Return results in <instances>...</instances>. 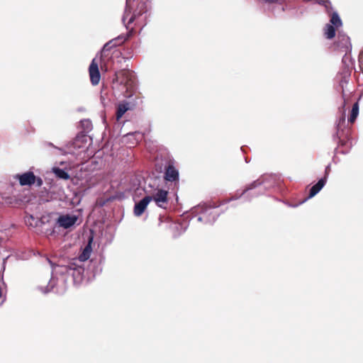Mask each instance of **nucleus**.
Instances as JSON below:
<instances>
[{
	"mask_svg": "<svg viewBox=\"0 0 363 363\" xmlns=\"http://www.w3.org/2000/svg\"><path fill=\"white\" fill-rule=\"evenodd\" d=\"M53 172L55 174V175L60 179H65V180L69 179V174L62 169H60L58 167H55V168H53Z\"/></svg>",
	"mask_w": 363,
	"mask_h": 363,
	"instance_id": "12",
	"label": "nucleus"
},
{
	"mask_svg": "<svg viewBox=\"0 0 363 363\" xmlns=\"http://www.w3.org/2000/svg\"><path fill=\"white\" fill-rule=\"evenodd\" d=\"M164 178L167 182H178L179 181V171L178 169L172 164H169L165 167Z\"/></svg>",
	"mask_w": 363,
	"mask_h": 363,
	"instance_id": "6",
	"label": "nucleus"
},
{
	"mask_svg": "<svg viewBox=\"0 0 363 363\" xmlns=\"http://www.w3.org/2000/svg\"><path fill=\"white\" fill-rule=\"evenodd\" d=\"M142 138H143V135L140 133H137L128 134L124 137V139L125 140H131L132 138H134L136 141L135 143H133V145H135V144H137L138 141L139 140L142 139Z\"/></svg>",
	"mask_w": 363,
	"mask_h": 363,
	"instance_id": "16",
	"label": "nucleus"
},
{
	"mask_svg": "<svg viewBox=\"0 0 363 363\" xmlns=\"http://www.w3.org/2000/svg\"><path fill=\"white\" fill-rule=\"evenodd\" d=\"M229 201H230V200H225V201H223L222 202V204H223V203H228Z\"/></svg>",
	"mask_w": 363,
	"mask_h": 363,
	"instance_id": "21",
	"label": "nucleus"
},
{
	"mask_svg": "<svg viewBox=\"0 0 363 363\" xmlns=\"http://www.w3.org/2000/svg\"><path fill=\"white\" fill-rule=\"evenodd\" d=\"M342 40H343L344 41H345V43H346V44L349 43V38H348L347 37H345V36H344V37H343V38H342Z\"/></svg>",
	"mask_w": 363,
	"mask_h": 363,
	"instance_id": "20",
	"label": "nucleus"
},
{
	"mask_svg": "<svg viewBox=\"0 0 363 363\" xmlns=\"http://www.w3.org/2000/svg\"><path fill=\"white\" fill-rule=\"evenodd\" d=\"M151 201V198L150 196H145L142 200H140L138 203H136L134 206V214L136 216H140L147 208V205Z\"/></svg>",
	"mask_w": 363,
	"mask_h": 363,
	"instance_id": "7",
	"label": "nucleus"
},
{
	"mask_svg": "<svg viewBox=\"0 0 363 363\" xmlns=\"http://www.w3.org/2000/svg\"><path fill=\"white\" fill-rule=\"evenodd\" d=\"M168 194L169 192L167 190L157 189L155 192L149 196L151 198V201H154L157 206L166 208L169 201Z\"/></svg>",
	"mask_w": 363,
	"mask_h": 363,
	"instance_id": "4",
	"label": "nucleus"
},
{
	"mask_svg": "<svg viewBox=\"0 0 363 363\" xmlns=\"http://www.w3.org/2000/svg\"><path fill=\"white\" fill-rule=\"evenodd\" d=\"M19 184L21 186H31L36 184V186L40 187L43 185V179L40 177H36L33 172H26L21 174H17Z\"/></svg>",
	"mask_w": 363,
	"mask_h": 363,
	"instance_id": "2",
	"label": "nucleus"
},
{
	"mask_svg": "<svg viewBox=\"0 0 363 363\" xmlns=\"http://www.w3.org/2000/svg\"><path fill=\"white\" fill-rule=\"evenodd\" d=\"M263 183H264L263 179H258L256 181H254L253 182H252L251 184H250L249 185H247L245 187V189H244V191L242 192V194H245L249 190H251L252 189H255V188L260 186Z\"/></svg>",
	"mask_w": 363,
	"mask_h": 363,
	"instance_id": "14",
	"label": "nucleus"
},
{
	"mask_svg": "<svg viewBox=\"0 0 363 363\" xmlns=\"http://www.w3.org/2000/svg\"><path fill=\"white\" fill-rule=\"evenodd\" d=\"M2 296V290H1V287L0 286V298Z\"/></svg>",
	"mask_w": 363,
	"mask_h": 363,
	"instance_id": "22",
	"label": "nucleus"
},
{
	"mask_svg": "<svg viewBox=\"0 0 363 363\" xmlns=\"http://www.w3.org/2000/svg\"><path fill=\"white\" fill-rule=\"evenodd\" d=\"M265 1H267V2H272L274 0H264Z\"/></svg>",
	"mask_w": 363,
	"mask_h": 363,
	"instance_id": "23",
	"label": "nucleus"
},
{
	"mask_svg": "<svg viewBox=\"0 0 363 363\" xmlns=\"http://www.w3.org/2000/svg\"><path fill=\"white\" fill-rule=\"evenodd\" d=\"M326 183V177L320 179L315 184H314L310 189L308 198H312L316 195Z\"/></svg>",
	"mask_w": 363,
	"mask_h": 363,
	"instance_id": "9",
	"label": "nucleus"
},
{
	"mask_svg": "<svg viewBox=\"0 0 363 363\" xmlns=\"http://www.w3.org/2000/svg\"><path fill=\"white\" fill-rule=\"evenodd\" d=\"M130 109V105L129 102L123 101L120 103L117 106L116 110V120L118 121L124 115V113Z\"/></svg>",
	"mask_w": 363,
	"mask_h": 363,
	"instance_id": "10",
	"label": "nucleus"
},
{
	"mask_svg": "<svg viewBox=\"0 0 363 363\" xmlns=\"http://www.w3.org/2000/svg\"><path fill=\"white\" fill-rule=\"evenodd\" d=\"M329 24L325 27V35L328 39H332L335 35V29L334 27L338 28L342 26V21L337 12H333L331 15Z\"/></svg>",
	"mask_w": 363,
	"mask_h": 363,
	"instance_id": "3",
	"label": "nucleus"
},
{
	"mask_svg": "<svg viewBox=\"0 0 363 363\" xmlns=\"http://www.w3.org/2000/svg\"><path fill=\"white\" fill-rule=\"evenodd\" d=\"M233 199H238V197H235V198L233 197V198H232V199H230V200H233Z\"/></svg>",
	"mask_w": 363,
	"mask_h": 363,
	"instance_id": "24",
	"label": "nucleus"
},
{
	"mask_svg": "<svg viewBox=\"0 0 363 363\" xmlns=\"http://www.w3.org/2000/svg\"><path fill=\"white\" fill-rule=\"evenodd\" d=\"M358 113H359V106H358L357 103H355L352 106L350 116L348 118V121L352 123H354L358 116Z\"/></svg>",
	"mask_w": 363,
	"mask_h": 363,
	"instance_id": "13",
	"label": "nucleus"
},
{
	"mask_svg": "<svg viewBox=\"0 0 363 363\" xmlns=\"http://www.w3.org/2000/svg\"><path fill=\"white\" fill-rule=\"evenodd\" d=\"M111 41L106 43L104 47H103V50L102 51H106V50H108L110 48H111Z\"/></svg>",
	"mask_w": 363,
	"mask_h": 363,
	"instance_id": "18",
	"label": "nucleus"
},
{
	"mask_svg": "<svg viewBox=\"0 0 363 363\" xmlns=\"http://www.w3.org/2000/svg\"><path fill=\"white\" fill-rule=\"evenodd\" d=\"M89 73L91 82L93 85H97L99 83L101 75L99 69V65L96 59L92 60L89 68Z\"/></svg>",
	"mask_w": 363,
	"mask_h": 363,
	"instance_id": "5",
	"label": "nucleus"
},
{
	"mask_svg": "<svg viewBox=\"0 0 363 363\" xmlns=\"http://www.w3.org/2000/svg\"><path fill=\"white\" fill-rule=\"evenodd\" d=\"M134 18H135V16L134 15L130 16V19L128 21V24L131 23L134 21Z\"/></svg>",
	"mask_w": 363,
	"mask_h": 363,
	"instance_id": "19",
	"label": "nucleus"
},
{
	"mask_svg": "<svg viewBox=\"0 0 363 363\" xmlns=\"http://www.w3.org/2000/svg\"><path fill=\"white\" fill-rule=\"evenodd\" d=\"M77 220V216L65 215L60 216L57 220V223H59L60 226L63 227L64 228H69L74 225Z\"/></svg>",
	"mask_w": 363,
	"mask_h": 363,
	"instance_id": "8",
	"label": "nucleus"
},
{
	"mask_svg": "<svg viewBox=\"0 0 363 363\" xmlns=\"http://www.w3.org/2000/svg\"><path fill=\"white\" fill-rule=\"evenodd\" d=\"M92 242V238H91L89 240V243L86 245L84 249L83 250L82 252L79 256V259L81 262L86 261L91 255V243Z\"/></svg>",
	"mask_w": 363,
	"mask_h": 363,
	"instance_id": "11",
	"label": "nucleus"
},
{
	"mask_svg": "<svg viewBox=\"0 0 363 363\" xmlns=\"http://www.w3.org/2000/svg\"><path fill=\"white\" fill-rule=\"evenodd\" d=\"M90 138L88 135L81 133L78 134L76 138L67 144L64 150L56 148L62 152L60 155L66 156L71 155L73 156H79L84 152L89 145Z\"/></svg>",
	"mask_w": 363,
	"mask_h": 363,
	"instance_id": "1",
	"label": "nucleus"
},
{
	"mask_svg": "<svg viewBox=\"0 0 363 363\" xmlns=\"http://www.w3.org/2000/svg\"><path fill=\"white\" fill-rule=\"evenodd\" d=\"M135 0H126V6H125V10L124 15L123 16V21L125 22L126 18L128 16L130 15L132 9V2H133Z\"/></svg>",
	"mask_w": 363,
	"mask_h": 363,
	"instance_id": "15",
	"label": "nucleus"
},
{
	"mask_svg": "<svg viewBox=\"0 0 363 363\" xmlns=\"http://www.w3.org/2000/svg\"><path fill=\"white\" fill-rule=\"evenodd\" d=\"M315 2L324 5L327 10H328L330 2L328 0H314Z\"/></svg>",
	"mask_w": 363,
	"mask_h": 363,
	"instance_id": "17",
	"label": "nucleus"
},
{
	"mask_svg": "<svg viewBox=\"0 0 363 363\" xmlns=\"http://www.w3.org/2000/svg\"><path fill=\"white\" fill-rule=\"evenodd\" d=\"M361 57H363V52L361 54Z\"/></svg>",
	"mask_w": 363,
	"mask_h": 363,
	"instance_id": "25",
	"label": "nucleus"
}]
</instances>
